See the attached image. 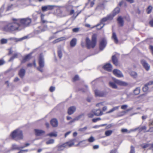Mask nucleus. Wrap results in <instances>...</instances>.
<instances>
[{"mask_svg": "<svg viewBox=\"0 0 153 153\" xmlns=\"http://www.w3.org/2000/svg\"><path fill=\"white\" fill-rule=\"evenodd\" d=\"M15 22L9 23L5 26L4 28V30L6 31H14L17 30H19L21 29L20 28L19 23L17 22L16 20H13Z\"/></svg>", "mask_w": 153, "mask_h": 153, "instance_id": "obj_1", "label": "nucleus"}, {"mask_svg": "<svg viewBox=\"0 0 153 153\" xmlns=\"http://www.w3.org/2000/svg\"><path fill=\"white\" fill-rule=\"evenodd\" d=\"M96 38L97 35L96 34H94L92 35L91 42L88 38H86L85 42L88 49L91 48H94L96 44Z\"/></svg>", "mask_w": 153, "mask_h": 153, "instance_id": "obj_2", "label": "nucleus"}, {"mask_svg": "<svg viewBox=\"0 0 153 153\" xmlns=\"http://www.w3.org/2000/svg\"><path fill=\"white\" fill-rule=\"evenodd\" d=\"M16 20L17 22L19 23L20 27L22 26V27H26L28 26L31 22V19L29 18L24 19H13V20Z\"/></svg>", "mask_w": 153, "mask_h": 153, "instance_id": "obj_3", "label": "nucleus"}, {"mask_svg": "<svg viewBox=\"0 0 153 153\" xmlns=\"http://www.w3.org/2000/svg\"><path fill=\"white\" fill-rule=\"evenodd\" d=\"M12 138L16 140L22 139L23 138L22 131L17 129L13 132L11 134Z\"/></svg>", "mask_w": 153, "mask_h": 153, "instance_id": "obj_4", "label": "nucleus"}, {"mask_svg": "<svg viewBox=\"0 0 153 153\" xmlns=\"http://www.w3.org/2000/svg\"><path fill=\"white\" fill-rule=\"evenodd\" d=\"M39 66L37 68V69L41 72H43V68L44 66V62L43 56L42 54H41L39 56Z\"/></svg>", "mask_w": 153, "mask_h": 153, "instance_id": "obj_5", "label": "nucleus"}, {"mask_svg": "<svg viewBox=\"0 0 153 153\" xmlns=\"http://www.w3.org/2000/svg\"><path fill=\"white\" fill-rule=\"evenodd\" d=\"M113 18V16L111 15H109L107 16L106 17H104L101 19L100 21V24H97L96 26L98 27L101 25H103V26H101L100 28H98L97 29L100 30L105 25V24H104V23L107 21L108 20H112Z\"/></svg>", "mask_w": 153, "mask_h": 153, "instance_id": "obj_6", "label": "nucleus"}, {"mask_svg": "<svg viewBox=\"0 0 153 153\" xmlns=\"http://www.w3.org/2000/svg\"><path fill=\"white\" fill-rule=\"evenodd\" d=\"M56 7V6L53 5H48L43 6L42 7V10L43 12H45L48 10H52L54 7Z\"/></svg>", "mask_w": 153, "mask_h": 153, "instance_id": "obj_7", "label": "nucleus"}, {"mask_svg": "<svg viewBox=\"0 0 153 153\" xmlns=\"http://www.w3.org/2000/svg\"><path fill=\"white\" fill-rule=\"evenodd\" d=\"M92 112L94 115L97 116H100L103 114V113L100 109H94L92 110Z\"/></svg>", "mask_w": 153, "mask_h": 153, "instance_id": "obj_8", "label": "nucleus"}, {"mask_svg": "<svg viewBox=\"0 0 153 153\" xmlns=\"http://www.w3.org/2000/svg\"><path fill=\"white\" fill-rule=\"evenodd\" d=\"M141 63L145 69L147 71L149 70L150 65L144 60H142L141 61Z\"/></svg>", "mask_w": 153, "mask_h": 153, "instance_id": "obj_9", "label": "nucleus"}, {"mask_svg": "<svg viewBox=\"0 0 153 153\" xmlns=\"http://www.w3.org/2000/svg\"><path fill=\"white\" fill-rule=\"evenodd\" d=\"M106 45V41L104 39H102L100 42V48L101 51L105 47Z\"/></svg>", "mask_w": 153, "mask_h": 153, "instance_id": "obj_10", "label": "nucleus"}, {"mask_svg": "<svg viewBox=\"0 0 153 153\" xmlns=\"http://www.w3.org/2000/svg\"><path fill=\"white\" fill-rule=\"evenodd\" d=\"M113 73L114 75L119 77H122L123 76L122 72L120 70L117 69L113 70Z\"/></svg>", "mask_w": 153, "mask_h": 153, "instance_id": "obj_11", "label": "nucleus"}, {"mask_svg": "<svg viewBox=\"0 0 153 153\" xmlns=\"http://www.w3.org/2000/svg\"><path fill=\"white\" fill-rule=\"evenodd\" d=\"M31 53H30L24 57L22 60L21 61V63H24L30 59L31 58Z\"/></svg>", "mask_w": 153, "mask_h": 153, "instance_id": "obj_12", "label": "nucleus"}, {"mask_svg": "<svg viewBox=\"0 0 153 153\" xmlns=\"http://www.w3.org/2000/svg\"><path fill=\"white\" fill-rule=\"evenodd\" d=\"M153 84V81H150L145 84L143 88V90L144 92H147L148 90V86L151 85Z\"/></svg>", "mask_w": 153, "mask_h": 153, "instance_id": "obj_13", "label": "nucleus"}, {"mask_svg": "<svg viewBox=\"0 0 153 153\" xmlns=\"http://www.w3.org/2000/svg\"><path fill=\"white\" fill-rule=\"evenodd\" d=\"M95 93L96 96L103 97L105 95V94L104 92L97 90H95Z\"/></svg>", "mask_w": 153, "mask_h": 153, "instance_id": "obj_14", "label": "nucleus"}, {"mask_svg": "<svg viewBox=\"0 0 153 153\" xmlns=\"http://www.w3.org/2000/svg\"><path fill=\"white\" fill-rule=\"evenodd\" d=\"M74 139L71 140L65 143L66 144V147L67 148L70 147L74 145Z\"/></svg>", "mask_w": 153, "mask_h": 153, "instance_id": "obj_15", "label": "nucleus"}, {"mask_svg": "<svg viewBox=\"0 0 153 153\" xmlns=\"http://www.w3.org/2000/svg\"><path fill=\"white\" fill-rule=\"evenodd\" d=\"M76 108L75 107L73 106L70 107L68 110V114L69 115L73 114L76 110Z\"/></svg>", "mask_w": 153, "mask_h": 153, "instance_id": "obj_16", "label": "nucleus"}, {"mask_svg": "<svg viewBox=\"0 0 153 153\" xmlns=\"http://www.w3.org/2000/svg\"><path fill=\"white\" fill-rule=\"evenodd\" d=\"M66 145V144L65 143L62 144H59L58 145L56 146L58 148V150L59 151L63 150L65 148H67Z\"/></svg>", "mask_w": 153, "mask_h": 153, "instance_id": "obj_17", "label": "nucleus"}, {"mask_svg": "<svg viewBox=\"0 0 153 153\" xmlns=\"http://www.w3.org/2000/svg\"><path fill=\"white\" fill-rule=\"evenodd\" d=\"M103 68L105 70L110 71L112 69V67L111 65L109 63H108L103 66Z\"/></svg>", "mask_w": 153, "mask_h": 153, "instance_id": "obj_18", "label": "nucleus"}, {"mask_svg": "<svg viewBox=\"0 0 153 153\" xmlns=\"http://www.w3.org/2000/svg\"><path fill=\"white\" fill-rule=\"evenodd\" d=\"M50 122L51 125L53 127H57L58 125V121L56 119H52L51 120Z\"/></svg>", "mask_w": 153, "mask_h": 153, "instance_id": "obj_19", "label": "nucleus"}, {"mask_svg": "<svg viewBox=\"0 0 153 153\" xmlns=\"http://www.w3.org/2000/svg\"><path fill=\"white\" fill-rule=\"evenodd\" d=\"M28 38V37L27 36H24L21 38H20V39H16L14 37H11L9 38L8 39V40H15L16 41V42H18V41H21L23 40L26 39H27Z\"/></svg>", "mask_w": 153, "mask_h": 153, "instance_id": "obj_20", "label": "nucleus"}, {"mask_svg": "<svg viewBox=\"0 0 153 153\" xmlns=\"http://www.w3.org/2000/svg\"><path fill=\"white\" fill-rule=\"evenodd\" d=\"M77 39L75 38H73L70 41V45L72 47H74L76 45Z\"/></svg>", "mask_w": 153, "mask_h": 153, "instance_id": "obj_21", "label": "nucleus"}, {"mask_svg": "<svg viewBox=\"0 0 153 153\" xmlns=\"http://www.w3.org/2000/svg\"><path fill=\"white\" fill-rule=\"evenodd\" d=\"M115 82L117 84L121 86H126L128 85L127 83L117 79L116 80Z\"/></svg>", "mask_w": 153, "mask_h": 153, "instance_id": "obj_22", "label": "nucleus"}, {"mask_svg": "<svg viewBox=\"0 0 153 153\" xmlns=\"http://www.w3.org/2000/svg\"><path fill=\"white\" fill-rule=\"evenodd\" d=\"M25 70L24 69H21L20 70L19 72V76L21 78H23L25 75Z\"/></svg>", "mask_w": 153, "mask_h": 153, "instance_id": "obj_23", "label": "nucleus"}, {"mask_svg": "<svg viewBox=\"0 0 153 153\" xmlns=\"http://www.w3.org/2000/svg\"><path fill=\"white\" fill-rule=\"evenodd\" d=\"M117 20L118 23L120 26H123V25L124 23L123 19L121 16H119L118 17Z\"/></svg>", "mask_w": 153, "mask_h": 153, "instance_id": "obj_24", "label": "nucleus"}, {"mask_svg": "<svg viewBox=\"0 0 153 153\" xmlns=\"http://www.w3.org/2000/svg\"><path fill=\"white\" fill-rule=\"evenodd\" d=\"M35 134L36 135L40 136L42 134L45 133V131L41 130L35 129Z\"/></svg>", "mask_w": 153, "mask_h": 153, "instance_id": "obj_25", "label": "nucleus"}, {"mask_svg": "<svg viewBox=\"0 0 153 153\" xmlns=\"http://www.w3.org/2000/svg\"><path fill=\"white\" fill-rule=\"evenodd\" d=\"M120 10V8L118 7H116L114 10L113 12V15H111L112 16H113V17L115 16L118 13Z\"/></svg>", "mask_w": 153, "mask_h": 153, "instance_id": "obj_26", "label": "nucleus"}, {"mask_svg": "<svg viewBox=\"0 0 153 153\" xmlns=\"http://www.w3.org/2000/svg\"><path fill=\"white\" fill-rule=\"evenodd\" d=\"M112 38L114 40L115 43L117 44L118 43V40L117 38L116 34L115 32H113Z\"/></svg>", "mask_w": 153, "mask_h": 153, "instance_id": "obj_27", "label": "nucleus"}, {"mask_svg": "<svg viewBox=\"0 0 153 153\" xmlns=\"http://www.w3.org/2000/svg\"><path fill=\"white\" fill-rule=\"evenodd\" d=\"M112 38L114 40L115 43L117 44L118 43V40L117 38L116 34L115 32H113Z\"/></svg>", "mask_w": 153, "mask_h": 153, "instance_id": "obj_28", "label": "nucleus"}, {"mask_svg": "<svg viewBox=\"0 0 153 153\" xmlns=\"http://www.w3.org/2000/svg\"><path fill=\"white\" fill-rule=\"evenodd\" d=\"M116 82H110L109 84L110 87L114 89H117V86L116 85Z\"/></svg>", "mask_w": 153, "mask_h": 153, "instance_id": "obj_29", "label": "nucleus"}, {"mask_svg": "<svg viewBox=\"0 0 153 153\" xmlns=\"http://www.w3.org/2000/svg\"><path fill=\"white\" fill-rule=\"evenodd\" d=\"M112 59L113 63L116 65H118V62L117 58L115 56H112Z\"/></svg>", "mask_w": 153, "mask_h": 153, "instance_id": "obj_30", "label": "nucleus"}, {"mask_svg": "<svg viewBox=\"0 0 153 153\" xmlns=\"http://www.w3.org/2000/svg\"><path fill=\"white\" fill-rule=\"evenodd\" d=\"M57 135L56 132H53L47 134V136H49L50 137H56Z\"/></svg>", "mask_w": 153, "mask_h": 153, "instance_id": "obj_31", "label": "nucleus"}, {"mask_svg": "<svg viewBox=\"0 0 153 153\" xmlns=\"http://www.w3.org/2000/svg\"><path fill=\"white\" fill-rule=\"evenodd\" d=\"M119 107V106H117L114 107L112 108L109 111L107 112V113H110L118 109Z\"/></svg>", "mask_w": 153, "mask_h": 153, "instance_id": "obj_32", "label": "nucleus"}, {"mask_svg": "<svg viewBox=\"0 0 153 153\" xmlns=\"http://www.w3.org/2000/svg\"><path fill=\"white\" fill-rule=\"evenodd\" d=\"M140 87H137L134 90V93L135 94L137 95L140 93Z\"/></svg>", "mask_w": 153, "mask_h": 153, "instance_id": "obj_33", "label": "nucleus"}, {"mask_svg": "<svg viewBox=\"0 0 153 153\" xmlns=\"http://www.w3.org/2000/svg\"><path fill=\"white\" fill-rule=\"evenodd\" d=\"M41 27L39 26L38 27L40 29V30H37V33H39L40 32H42V31H44L46 30L47 29V26H45L44 28L42 29H41Z\"/></svg>", "mask_w": 153, "mask_h": 153, "instance_id": "obj_34", "label": "nucleus"}, {"mask_svg": "<svg viewBox=\"0 0 153 153\" xmlns=\"http://www.w3.org/2000/svg\"><path fill=\"white\" fill-rule=\"evenodd\" d=\"M130 75L132 77L136 78L137 76V73L134 71H131L130 73Z\"/></svg>", "mask_w": 153, "mask_h": 153, "instance_id": "obj_35", "label": "nucleus"}, {"mask_svg": "<svg viewBox=\"0 0 153 153\" xmlns=\"http://www.w3.org/2000/svg\"><path fill=\"white\" fill-rule=\"evenodd\" d=\"M150 145V144L144 143L141 145V147L143 149H145L148 147H149Z\"/></svg>", "mask_w": 153, "mask_h": 153, "instance_id": "obj_36", "label": "nucleus"}, {"mask_svg": "<svg viewBox=\"0 0 153 153\" xmlns=\"http://www.w3.org/2000/svg\"><path fill=\"white\" fill-rule=\"evenodd\" d=\"M12 149L13 150H20V148L18 146L14 144L12 145Z\"/></svg>", "mask_w": 153, "mask_h": 153, "instance_id": "obj_37", "label": "nucleus"}, {"mask_svg": "<svg viewBox=\"0 0 153 153\" xmlns=\"http://www.w3.org/2000/svg\"><path fill=\"white\" fill-rule=\"evenodd\" d=\"M64 38L63 37L57 39L53 41V43L54 44L57 43L59 42L60 41H61L63 40L64 39Z\"/></svg>", "mask_w": 153, "mask_h": 153, "instance_id": "obj_38", "label": "nucleus"}, {"mask_svg": "<svg viewBox=\"0 0 153 153\" xmlns=\"http://www.w3.org/2000/svg\"><path fill=\"white\" fill-rule=\"evenodd\" d=\"M113 131L112 130H108L106 131L105 132V134L107 136H110L112 133Z\"/></svg>", "mask_w": 153, "mask_h": 153, "instance_id": "obj_39", "label": "nucleus"}, {"mask_svg": "<svg viewBox=\"0 0 153 153\" xmlns=\"http://www.w3.org/2000/svg\"><path fill=\"white\" fill-rule=\"evenodd\" d=\"M95 140V138L92 136L90 137L88 139V141L90 143H92V142H94Z\"/></svg>", "mask_w": 153, "mask_h": 153, "instance_id": "obj_40", "label": "nucleus"}, {"mask_svg": "<svg viewBox=\"0 0 153 153\" xmlns=\"http://www.w3.org/2000/svg\"><path fill=\"white\" fill-rule=\"evenodd\" d=\"M54 143V140L53 139H51L48 141H46V144H53Z\"/></svg>", "mask_w": 153, "mask_h": 153, "instance_id": "obj_41", "label": "nucleus"}, {"mask_svg": "<svg viewBox=\"0 0 153 153\" xmlns=\"http://www.w3.org/2000/svg\"><path fill=\"white\" fill-rule=\"evenodd\" d=\"M18 54L17 53H15L13 56L10 58V59H9V61H11L15 58H17V56H18Z\"/></svg>", "mask_w": 153, "mask_h": 153, "instance_id": "obj_42", "label": "nucleus"}, {"mask_svg": "<svg viewBox=\"0 0 153 153\" xmlns=\"http://www.w3.org/2000/svg\"><path fill=\"white\" fill-rule=\"evenodd\" d=\"M7 40L5 39H2L1 40V43L2 44H4L7 43Z\"/></svg>", "mask_w": 153, "mask_h": 153, "instance_id": "obj_43", "label": "nucleus"}, {"mask_svg": "<svg viewBox=\"0 0 153 153\" xmlns=\"http://www.w3.org/2000/svg\"><path fill=\"white\" fill-rule=\"evenodd\" d=\"M152 7L151 6H149L148 7L147 9V13L148 14H149L151 13V12L152 11Z\"/></svg>", "mask_w": 153, "mask_h": 153, "instance_id": "obj_44", "label": "nucleus"}, {"mask_svg": "<svg viewBox=\"0 0 153 153\" xmlns=\"http://www.w3.org/2000/svg\"><path fill=\"white\" fill-rule=\"evenodd\" d=\"M87 129V127L85 126L82 128H80L79 129L78 131L82 132H83L85 131Z\"/></svg>", "mask_w": 153, "mask_h": 153, "instance_id": "obj_45", "label": "nucleus"}, {"mask_svg": "<svg viewBox=\"0 0 153 153\" xmlns=\"http://www.w3.org/2000/svg\"><path fill=\"white\" fill-rule=\"evenodd\" d=\"M58 54L59 57L60 59L62 57V53L61 51L60 50H59L58 52Z\"/></svg>", "mask_w": 153, "mask_h": 153, "instance_id": "obj_46", "label": "nucleus"}, {"mask_svg": "<svg viewBox=\"0 0 153 153\" xmlns=\"http://www.w3.org/2000/svg\"><path fill=\"white\" fill-rule=\"evenodd\" d=\"M101 120L100 117H98L96 118H94L92 119V121L94 123L96 122L97 121L100 120Z\"/></svg>", "mask_w": 153, "mask_h": 153, "instance_id": "obj_47", "label": "nucleus"}, {"mask_svg": "<svg viewBox=\"0 0 153 153\" xmlns=\"http://www.w3.org/2000/svg\"><path fill=\"white\" fill-rule=\"evenodd\" d=\"M84 115V114H81L79 115L78 116L76 117L77 120H79L80 119L82 118V117H83Z\"/></svg>", "mask_w": 153, "mask_h": 153, "instance_id": "obj_48", "label": "nucleus"}, {"mask_svg": "<svg viewBox=\"0 0 153 153\" xmlns=\"http://www.w3.org/2000/svg\"><path fill=\"white\" fill-rule=\"evenodd\" d=\"M146 126H142L140 128H139V129L140 131V132L143 130H146Z\"/></svg>", "mask_w": 153, "mask_h": 153, "instance_id": "obj_49", "label": "nucleus"}, {"mask_svg": "<svg viewBox=\"0 0 153 153\" xmlns=\"http://www.w3.org/2000/svg\"><path fill=\"white\" fill-rule=\"evenodd\" d=\"M130 153H135L134 147L132 146H131V151Z\"/></svg>", "mask_w": 153, "mask_h": 153, "instance_id": "obj_50", "label": "nucleus"}, {"mask_svg": "<svg viewBox=\"0 0 153 153\" xmlns=\"http://www.w3.org/2000/svg\"><path fill=\"white\" fill-rule=\"evenodd\" d=\"M94 115V114H93L91 113H88L87 115L88 117L89 118H92L93 117Z\"/></svg>", "mask_w": 153, "mask_h": 153, "instance_id": "obj_51", "label": "nucleus"}, {"mask_svg": "<svg viewBox=\"0 0 153 153\" xmlns=\"http://www.w3.org/2000/svg\"><path fill=\"white\" fill-rule=\"evenodd\" d=\"M139 127H137V128H135L134 129H131V130H130L128 132V133H130L131 132H132V131H136L138 129H139Z\"/></svg>", "mask_w": 153, "mask_h": 153, "instance_id": "obj_52", "label": "nucleus"}, {"mask_svg": "<svg viewBox=\"0 0 153 153\" xmlns=\"http://www.w3.org/2000/svg\"><path fill=\"white\" fill-rule=\"evenodd\" d=\"M79 77L78 75H76L73 78V80L74 81H76L78 80L79 79Z\"/></svg>", "mask_w": 153, "mask_h": 153, "instance_id": "obj_53", "label": "nucleus"}, {"mask_svg": "<svg viewBox=\"0 0 153 153\" xmlns=\"http://www.w3.org/2000/svg\"><path fill=\"white\" fill-rule=\"evenodd\" d=\"M79 28H75L73 29V31L74 32H77L79 31Z\"/></svg>", "mask_w": 153, "mask_h": 153, "instance_id": "obj_54", "label": "nucleus"}, {"mask_svg": "<svg viewBox=\"0 0 153 153\" xmlns=\"http://www.w3.org/2000/svg\"><path fill=\"white\" fill-rule=\"evenodd\" d=\"M127 107L128 105H123L121 106V108L123 109H125Z\"/></svg>", "mask_w": 153, "mask_h": 153, "instance_id": "obj_55", "label": "nucleus"}, {"mask_svg": "<svg viewBox=\"0 0 153 153\" xmlns=\"http://www.w3.org/2000/svg\"><path fill=\"white\" fill-rule=\"evenodd\" d=\"M4 9V6H2L1 8L0 9V14H1L2 13Z\"/></svg>", "mask_w": 153, "mask_h": 153, "instance_id": "obj_56", "label": "nucleus"}, {"mask_svg": "<svg viewBox=\"0 0 153 153\" xmlns=\"http://www.w3.org/2000/svg\"><path fill=\"white\" fill-rule=\"evenodd\" d=\"M55 90V87H54L51 86L50 88V91L51 92Z\"/></svg>", "mask_w": 153, "mask_h": 153, "instance_id": "obj_57", "label": "nucleus"}, {"mask_svg": "<svg viewBox=\"0 0 153 153\" xmlns=\"http://www.w3.org/2000/svg\"><path fill=\"white\" fill-rule=\"evenodd\" d=\"M110 153H118L116 149H114L111 151Z\"/></svg>", "mask_w": 153, "mask_h": 153, "instance_id": "obj_58", "label": "nucleus"}, {"mask_svg": "<svg viewBox=\"0 0 153 153\" xmlns=\"http://www.w3.org/2000/svg\"><path fill=\"white\" fill-rule=\"evenodd\" d=\"M126 1L130 4H132L134 2V0H125Z\"/></svg>", "mask_w": 153, "mask_h": 153, "instance_id": "obj_59", "label": "nucleus"}, {"mask_svg": "<svg viewBox=\"0 0 153 153\" xmlns=\"http://www.w3.org/2000/svg\"><path fill=\"white\" fill-rule=\"evenodd\" d=\"M149 149L152 150V151H153V143L151 144H150V146L149 147Z\"/></svg>", "mask_w": 153, "mask_h": 153, "instance_id": "obj_60", "label": "nucleus"}, {"mask_svg": "<svg viewBox=\"0 0 153 153\" xmlns=\"http://www.w3.org/2000/svg\"><path fill=\"white\" fill-rule=\"evenodd\" d=\"M76 121H77V119H76V117H75V118L74 119L72 120L71 121L69 122V123H72Z\"/></svg>", "mask_w": 153, "mask_h": 153, "instance_id": "obj_61", "label": "nucleus"}, {"mask_svg": "<svg viewBox=\"0 0 153 153\" xmlns=\"http://www.w3.org/2000/svg\"><path fill=\"white\" fill-rule=\"evenodd\" d=\"M99 148V146L98 145H94L93 146V148L94 149H98Z\"/></svg>", "mask_w": 153, "mask_h": 153, "instance_id": "obj_62", "label": "nucleus"}, {"mask_svg": "<svg viewBox=\"0 0 153 153\" xmlns=\"http://www.w3.org/2000/svg\"><path fill=\"white\" fill-rule=\"evenodd\" d=\"M71 133V131H69L67 132V133H66L65 134V137H66L68 135Z\"/></svg>", "mask_w": 153, "mask_h": 153, "instance_id": "obj_63", "label": "nucleus"}, {"mask_svg": "<svg viewBox=\"0 0 153 153\" xmlns=\"http://www.w3.org/2000/svg\"><path fill=\"white\" fill-rule=\"evenodd\" d=\"M149 23L151 26L153 27V19H152L150 21Z\"/></svg>", "mask_w": 153, "mask_h": 153, "instance_id": "obj_64", "label": "nucleus"}]
</instances>
